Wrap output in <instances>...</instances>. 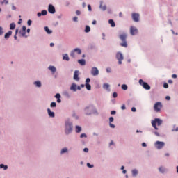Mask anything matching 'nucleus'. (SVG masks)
Instances as JSON below:
<instances>
[{"label":"nucleus","mask_w":178,"mask_h":178,"mask_svg":"<svg viewBox=\"0 0 178 178\" xmlns=\"http://www.w3.org/2000/svg\"><path fill=\"white\" fill-rule=\"evenodd\" d=\"M72 130H73V122H70V120H67L65 122V134L67 136H68V134H71Z\"/></svg>","instance_id":"1"},{"label":"nucleus","mask_w":178,"mask_h":178,"mask_svg":"<svg viewBox=\"0 0 178 178\" xmlns=\"http://www.w3.org/2000/svg\"><path fill=\"white\" fill-rule=\"evenodd\" d=\"M120 39L122 42L120 43L121 47H124V48H127V41H126V38H127V34L122 33L119 35Z\"/></svg>","instance_id":"2"},{"label":"nucleus","mask_w":178,"mask_h":178,"mask_svg":"<svg viewBox=\"0 0 178 178\" xmlns=\"http://www.w3.org/2000/svg\"><path fill=\"white\" fill-rule=\"evenodd\" d=\"M156 124L157 126H161V124H162V120L159 118H155L154 120L152 121V125L154 127V129H155V130H158Z\"/></svg>","instance_id":"3"},{"label":"nucleus","mask_w":178,"mask_h":178,"mask_svg":"<svg viewBox=\"0 0 178 178\" xmlns=\"http://www.w3.org/2000/svg\"><path fill=\"white\" fill-rule=\"evenodd\" d=\"M139 84L140 86H142L145 90H151V86H149L147 82H144L143 79L139 80Z\"/></svg>","instance_id":"4"},{"label":"nucleus","mask_w":178,"mask_h":178,"mask_svg":"<svg viewBox=\"0 0 178 178\" xmlns=\"http://www.w3.org/2000/svg\"><path fill=\"white\" fill-rule=\"evenodd\" d=\"M162 108V103L158 102L155 103L154 106V109L155 112H161V109Z\"/></svg>","instance_id":"5"},{"label":"nucleus","mask_w":178,"mask_h":178,"mask_svg":"<svg viewBox=\"0 0 178 178\" xmlns=\"http://www.w3.org/2000/svg\"><path fill=\"white\" fill-rule=\"evenodd\" d=\"M116 59L118 60V64L122 65V60L124 59V58L123 57V54L120 52H118L116 54Z\"/></svg>","instance_id":"6"},{"label":"nucleus","mask_w":178,"mask_h":178,"mask_svg":"<svg viewBox=\"0 0 178 178\" xmlns=\"http://www.w3.org/2000/svg\"><path fill=\"white\" fill-rule=\"evenodd\" d=\"M155 147L157 148V149H162L163 147H165V143L161 142V141H156L155 143Z\"/></svg>","instance_id":"7"},{"label":"nucleus","mask_w":178,"mask_h":178,"mask_svg":"<svg viewBox=\"0 0 178 178\" xmlns=\"http://www.w3.org/2000/svg\"><path fill=\"white\" fill-rule=\"evenodd\" d=\"M94 109V106H89L85 108V113L86 115H91L92 113V111Z\"/></svg>","instance_id":"8"},{"label":"nucleus","mask_w":178,"mask_h":178,"mask_svg":"<svg viewBox=\"0 0 178 178\" xmlns=\"http://www.w3.org/2000/svg\"><path fill=\"white\" fill-rule=\"evenodd\" d=\"M91 74L92 76H98V74H99V71L98 70V68L93 67L91 70Z\"/></svg>","instance_id":"9"},{"label":"nucleus","mask_w":178,"mask_h":178,"mask_svg":"<svg viewBox=\"0 0 178 178\" xmlns=\"http://www.w3.org/2000/svg\"><path fill=\"white\" fill-rule=\"evenodd\" d=\"M138 33V30H137V28L134 26H131L130 28V34L131 35H136Z\"/></svg>","instance_id":"10"},{"label":"nucleus","mask_w":178,"mask_h":178,"mask_svg":"<svg viewBox=\"0 0 178 178\" xmlns=\"http://www.w3.org/2000/svg\"><path fill=\"white\" fill-rule=\"evenodd\" d=\"M48 12L49 13H51L52 15L55 13L56 12L55 7L52 4L49 5Z\"/></svg>","instance_id":"11"},{"label":"nucleus","mask_w":178,"mask_h":178,"mask_svg":"<svg viewBox=\"0 0 178 178\" xmlns=\"http://www.w3.org/2000/svg\"><path fill=\"white\" fill-rule=\"evenodd\" d=\"M79 70H75L74 72V80L76 81H79L80 80V77H79Z\"/></svg>","instance_id":"12"},{"label":"nucleus","mask_w":178,"mask_h":178,"mask_svg":"<svg viewBox=\"0 0 178 178\" xmlns=\"http://www.w3.org/2000/svg\"><path fill=\"white\" fill-rule=\"evenodd\" d=\"M139 17H140V15H138L137 13L132 14V19H133L134 22H138Z\"/></svg>","instance_id":"13"},{"label":"nucleus","mask_w":178,"mask_h":178,"mask_svg":"<svg viewBox=\"0 0 178 178\" xmlns=\"http://www.w3.org/2000/svg\"><path fill=\"white\" fill-rule=\"evenodd\" d=\"M70 90L71 91H74V92H76V91H77V84L72 83L70 88Z\"/></svg>","instance_id":"14"},{"label":"nucleus","mask_w":178,"mask_h":178,"mask_svg":"<svg viewBox=\"0 0 178 178\" xmlns=\"http://www.w3.org/2000/svg\"><path fill=\"white\" fill-rule=\"evenodd\" d=\"M47 113L50 118H55V113L51 111L50 108H47Z\"/></svg>","instance_id":"15"},{"label":"nucleus","mask_w":178,"mask_h":178,"mask_svg":"<svg viewBox=\"0 0 178 178\" xmlns=\"http://www.w3.org/2000/svg\"><path fill=\"white\" fill-rule=\"evenodd\" d=\"M12 35V31H9L8 33H6L4 35V38L6 40H8L9 37Z\"/></svg>","instance_id":"16"},{"label":"nucleus","mask_w":178,"mask_h":178,"mask_svg":"<svg viewBox=\"0 0 178 178\" xmlns=\"http://www.w3.org/2000/svg\"><path fill=\"white\" fill-rule=\"evenodd\" d=\"M48 69L49 70H51L52 73H55L56 72V67H55V66L51 65L48 67Z\"/></svg>","instance_id":"17"},{"label":"nucleus","mask_w":178,"mask_h":178,"mask_svg":"<svg viewBox=\"0 0 178 178\" xmlns=\"http://www.w3.org/2000/svg\"><path fill=\"white\" fill-rule=\"evenodd\" d=\"M78 63H79V65H81V66H84L86 65V60L84 59L78 60Z\"/></svg>","instance_id":"18"},{"label":"nucleus","mask_w":178,"mask_h":178,"mask_svg":"<svg viewBox=\"0 0 178 178\" xmlns=\"http://www.w3.org/2000/svg\"><path fill=\"white\" fill-rule=\"evenodd\" d=\"M75 131H76V133H81V127L76 125L75 127Z\"/></svg>","instance_id":"19"},{"label":"nucleus","mask_w":178,"mask_h":178,"mask_svg":"<svg viewBox=\"0 0 178 178\" xmlns=\"http://www.w3.org/2000/svg\"><path fill=\"white\" fill-rule=\"evenodd\" d=\"M104 3V1H100V5H99V8L101 9H102L103 10H105L106 9V6L104 5V6H102V4Z\"/></svg>","instance_id":"20"},{"label":"nucleus","mask_w":178,"mask_h":178,"mask_svg":"<svg viewBox=\"0 0 178 178\" xmlns=\"http://www.w3.org/2000/svg\"><path fill=\"white\" fill-rule=\"evenodd\" d=\"M63 60H67V62H69L70 60L69 55H67V54H64L63 56Z\"/></svg>","instance_id":"21"},{"label":"nucleus","mask_w":178,"mask_h":178,"mask_svg":"<svg viewBox=\"0 0 178 178\" xmlns=\"http://www.w3.org/2000/svg\"><path fill=\"white\" fill-rule=\"evenodd\" d=\"M108 23L109 24H111V27H115V26H116V24H115V21H113V19H109Z\"/></svg>","instance_id":"22"},{"label":"nucleus","mask_w":178,"mask_h":178,"mask_svg":"<svg viewBox=\"0 0 178 178\" xmlns=\"http://www.w3.org/2000/svg\"><path fill=\"white\" fill-rule=\"evenodd\" d=\"M44 30L46 33H47V34H52V31L49 30V28H48V26H45Z\"/></svg>","instance_id":"23"},{"label":"nucleus","mask_w":178,"mask_h":178,"mask_svg":"<svg viewBox=\"0 0 178 178\" xmlns=\"http://www.w3.org/2000/svg\"><path fill=\"white\" fill-rule=\"evenodd\" d=\"M74 52H76L78 55H81V49H80L79 48L74 49Z\"/></svg>","instance_id":"24"},{"label":"nucleus","mask_w":178,"mask_h":178,"mask_svg":"<svg viewBox=\"0 0 178 178\" xmlns=\"http://www.w3.org/2000/svg\"><path fill=\"white\" fill-rule=\"evenodd\" d=\"M159 170L161 173H165L166 172V169L163 167L159 168Z\"/></svg>","instance_id":"25"},{"label":"nucleus","mask_w":178,"mask_h":178,"mask_svg":"<svg viewBox=\"0 0 178 178\" xmlns=\"http://www.w3.org/2000/svg\"><path fill=\"white\" fill-rule=\"evenodd\" d=\"M34 85L36 86V87H41V81H35L34 82Z\"/></svg>","instance_id":"26"},{"label":"nucleus","mask_w":178,"mask_h":178,"mask_svg":"<svg viewBox=\"0 0 178 178\" xmlns=\"http://www.w3.org/2000/svg\"><path fill=\"white\" fill-rule=\"evenodd\" d=\"M15 27H16V24H15V23H11L10 24V30H15Z\"/></svg>","instance_id":"27"},{"label":"nucleus","mask_w":178,"mask_h":178,"mask_svg":"<svg viewBox=\"0 0 178 178\" xmlns=\"http://www.w3.org/2000/svg\"><path fill=\"white\" fill-rule=\"evenodd\" d=\"M133 176H137L138 175V171L136 169L132 170Z\"/></svg>","instance_id":"28"},{"label":"nucleus","mask_w":178,"mask_h":178,"mask_svg":"<svg viewBox=\"0 0 178 178\" xmlns=\"http://www.w3.org/2000/svg\"><path fill=\"white\" fill-rule=\"evenodd\" d=\"M85 87L87 90H88V91L91 90V85H90V83H86Z\"/></svg>","instance_id":"29"},{"label":"nucleus","mask_w":178,"mask_h":178,"mask_svg":"<svg viewBox=\"0 0 178 178\" xmlns=\"http://www.w3.org/2000/svg\"><path fill=\"white\" fill-rule=\"evenodd\" d=\"M91 31V28L89 26H86L85 29V33H90Z\"/></svg>","instance_id":"30"},{"label":"nucleus","mask_w":178,"mask_h":178,"mask_svg":"<svg viewBox=\"0 0 178 178\" xmlns=\"http://www.w3.org/2000/svg\"><path fill=\"white\" fill-rule=\"evenodd\" d=\"M3 168L4 170H6L8 169V165H5L3 164H0V169H3Z\"/></svg>","instance_id":"31"},{"label":"nucleus","mask_w":178,"mask_h":178,"mask_svg":"<svg viewBox=\"0 0 178 178\" xmlns=\"http://www.w3.org/2000/svg\"><path fill=\"white\" fill-rule=\"evenodd\" d=\"M103 88H104V90H109V84L108 83H104L103 85Z\"/></svg>","instance_id":"32"},{"label":"nucleus","mask_w":178,"mask_h":178,"mask_svg":"<svg viewBox=\"0 0 178 178\" xmlns=\"http://www.w3.org/2000/svg\"><path fill=\"white\" fill-rule=\"evenodd\" d=\"M66 152H67V147H64L61 149L60 154H65Z\"/></svg>","instance_id":"33"},{"label":"nucleus","mask_w":178,"mask_h":178,"mask_svg":"<svg viewBox=\"0 0 178 178\" xmlns=\"http://www.w3.org/2000/svg\"><path fill=\"white\" fill-rule=\"evenodd\" d=\"M51 108H56V102H53L50 104Z\"/></svg>","instance_id":"34"},{"label":"nucleus","mask_w":178,"mask_h":178,"mask_svg":"<svg viewBox=\"0 0 178 178\" xmlns=\"http://www.w3.org/2000/svg\"><path fill=\"white\" fill-rule=\"evenodd\" d=\"M3 3H5L6 5H8V3H9V1L3 0V1H1V5H3Z\"/></svg>","instance_id":"35"},{"label":"nucleus","mask_w":178,"mask_h":178,"mask_svg":"<svg viewBox=\"0 0 178 178\" xmlns=\"http://www.w3.org/2000/svg\"><path fill=\"white\" fill-rule=\"evenodd\" d=\"M74 52H75L74 50L71 51L70 56H72V58H76V54H74Z\"/></svg>","instance_id":"36"},{"label":"nucleus","mask_w":178,"mask_h":178,"mask_svg":"<svg viewBox=\"0 0 178 178\" xmlns=\"http://www.w3.org/2000/svg\"><path fill=\"white\" fill-rule=\"evenodd\" d=\"M42 16H46V15L48 13V12L45 10H42L41 12Z\"/></svg>","instance_id":"37"},{"label":"nucleus","mask_w":178,"mask_h":178,"mask_svg":"<svg viewBox=\"0 0 178 178\" xmlns=\"http://www.w3.org/2000/svg\"><path fill=\"white\" fill-rule=\"evenodd\" d=\"M122 89L124 90H127V85L126 84L122 85Z\"/></svg>","instance_id":"38"},{"label":"nucleus","mask_w":178,"mask_h":178,"mask_svg":"<svg viewBox=\"0 0 178 178\" xmlns=\"http://www.w3.org/2000/svg\"><path fill=\"white\" fill-rule=\"evenodd\" d=\"M81 138H87V135L86 134H81L80 136Z\"/></svg>","instance_id":"39"},{"label":"nucleus","mask_w":178,"mask_h":178,"mask_svg":"<svg viewBox=\"0 0 178 178\" xmlns=\"http://www.w3.org/2000/svg\"><path fill=\"white\" fill-rule=\"evenodd\" d=\"M92 113H94L95 115H98V111L96 109L93 108Z\"/></svg>","instance_id":"40"},{"label":"nucleus","mask_w":178,"mask_h":178,"mask_svg":"<svg viewBox=\"0 0 178 178\" xmlns=\"http://www.w3.org/2000/svg\"><path fill=\"white\" fill-rule=\"evenodd\" d=\"M2 34H3V28L0 26V35H2Z\"/></svg>","instance_id":"41"},{"label":"nucleus","mask_w":178,"mask_h":178,"mask_svg":"<svg viewBox=\"0 0 178 178\" xmlns=\"http://www.w3.org/2000/svg\"><path fill=\"white\" fill-rule=\"evenodd\" d=\"M55 98H56L57 99H60V94H59V93L56 94Z\"/></svg>","instance_id":"42"},{"label":"nucleus","mask_w":178,"mask_h":178,"mask_svg":"<svg viewBox=\"0 0 178 178\" xmlns=\"http://www.w3.org/2000/svg\"><path fill=\"white\" fill-rule=\"evenodd\" d=\"M163 87L164 88H169V85L167 83H164Z\"/></svg>","instance_id":"43"},{"label":"nucleus","mask_w":178,"mask_h":178,"mask_svg":"<svg viewBox=\"0 0 178 178\" xmlns=\"http://www.w3.org/2000/svg\"><path fill=\"white\" fill-rule=\"evenodd\" d=\"M19 33H20V34H22V37H24V35H26V32H24L23 31H20Z\"/></svg>","instance_id":"44"},{"label":"nucleus","mask_w":178,"mask_h":178,"mask_svg":"<svg viewBox=\"0 0 178 178\" xmlns=\"http://www.w3.org/2000/svg\"><path fill=\"white\" fill-rule=\"evenodd\" d=\"M113 98H118V93L116 92L113 93Z\"/></svg>","instance_id":"45"},{"label":"nucleus","mask_w":178,"mask_h":178,"mask_svg":"<svg viewBox=\"0 0 178 178\" xmlns=\"http://www.w3.org/2000/svg\"><path fill=\"white\" fill-rule=\"evenodd\" d=\"M31 23H33V21H31V19L28 20L27 22L28 26H31Z\"/></svg>","instance_id":"46"},{"label":"nucleus","mask_w":178,"mask_h":178,"mask_svg":"<svg viewBox=\"0 0 178 178\" xmlns=\"http://www.w3.org/2000/svg\"><path fill=\"white\" fill-rule=\"evenodd\" d=\"M113 120H114L113 117L109 118V123H112V122H113Z\"/></svg>","instance_id":"47"},{"label":"nucleus","mask_w":178,"mask_h":178,"mask_svg":"<svg viewBox=\"0 0 178 178\" xmlns=\"http://www.w3.org/2000/svg\"><path fill=\"white\" fill-rule=\"evenodd\" d=\"M87 166H88V168H94V165H91V164H90V163H87Z\"/></svg>","instance_id":"48"},{"label":"nucleus","mask_w":178,"mask_h":178,"mask_svg":"<svg viewBox=\"0 0 178 178\" xmlns=\"http://www.w3.org/2000/svg\"><path fill=\"white\" fill-rule=\"evenodd\" d=\"M90 81H91V79H90V78H87L86 80V84H88V83H90Z\"/></svg>","instance_id":"49"},{"label":"nucleus","mask_w":178,"mask_h":178,"mask_svg":"<svg viewBox=\"0 0 178 178\" xmlns=\"http://www.w3.org/2000/svg\"><path fill=\"white\" fill-rule=\"evenodd\" d=\"M88 9L89 12H91V10H92V9L91 8V5H90V4L88 5Z\"/></svg>","instance_id":"50"},{"label":"nucleus","mask_w":178,"mask_h":178,"mask_svg":"<svg viewBox=\"0 0 178 178\" xmlns=\"http://www.w3.org/2000/svg\"><path fill=\"white\" fill-rule=\"evenodd\" d=\"M109 126L111 129H115V124H112V122L109 124Z\"/></svg>","instance_id":"51"},{"label":"nucleus","mask_w":178,"mask_h":178,"mask_svg":"<svg viewBox=\"0 0 178 178\" xmlns=\"http://www.w3.org/2000/svg\"><path fill=\"white\" fill-rule=\"evenodd\" d=\"M26 30H27V28L25 26H22V31L26 33Z\"/></svg>","instance_id":"52"},{"label":"nucleus","mask_w":178,"mask_h":178,"mask_svg":"<svg viewBox=\"0 0 178 178\" xmlns=\"http://www.w3.org/2000/svg\"><path fill=\"white\" fill-rule=\"evenodd\" d=\"M65 6H69V5H70V1H65Z\"/></svg>","instance_id":"53"},{"label":"nucleus","mask_w":178,"mask_h":178,"mask_svg":"<svg viewBox=\"0 0 178 178\" xmlns=\"http://www.w3.org/2000/svg\"><path fill=\"white\" fill-rule=\"evenodd\" d=\"M81 12H80V10H76V14L77 15V16H80Z\"/></svg>","instance_id":"54"},{"label":"nucleus","mask_w":178,"mask_h":178,"mask_svg":"<svg viewBox=\"0 0 178 178\" xmlns=\"http://www.w3.org/2000/svg\"><path fill=\"white\" fill-rule=\"evenodd\" d=\"M121 109H122V111H124V109H126V106L124 104H123L122 106H121Z\"/></svg>","instance_id":"55"},{"label":"nucleus","mask_w":178,"mask_h":178,"mask_svg":"<svg viewBox=\"0 0 178 178\" xmlns=\"http://www.w3.org/2000/svg\"><path fill=\"white\" fill-rule=\"evenodd\" d=\"M111 115H116V111H112Z\"/></svg>","instance_id":"56"},{"label":"nucleus","mask_w":178,"mask_h":178,"mask_svg":"<svg viewBox=\"0 0 178 178\" xmlns=\"http://www.w3.org/2000/svg\"><path fill=\"white\" fill-rule=\"evenodd\" d=\"M165 99H166L167 101H170V96H166V97H165Z\"/></svg>","instance_id":"57"},{"label":"nucleus","mask_w":178,"mask_h":178,"mask_svg":"<svg viewBox=\"0 0 178 178\" xmlns=\"http://www.w3.org/2000/svg\"><path fill=\"white\" fill-rule=\"evenodd\" d=\"M172 79H177V75L174 74L172 75Z\"/></svg>","instance_id":"58"},{"label":"nucleus","mask_w":178,"mask_h":178,"mask_svg":"<svg viewBox=\"0 0 178 178\" xmlns=\"http://www.w3.org/2000/svg\"><path fill=\"white\" fill-rule=\"evenodd\" d=\"M77 19H78L77 17H73V22H77Z\"/></svg>","instance_id":"59"},{"label":"nucleus","mask_w":178,"mask_h":178,"mask_svg":"<svg viewBox=\"0 0 178 178\" xmlns=\"http://www.w3.org/2000/svg\"><path fill=\"white\" fill-rule=\"evenodd\" d=\"M106 70L107 73H111V68H106Z\"/></svg>","instance_id":"60"},{"label":"nucleus","mask_w":178,"mask_h":178,"mask_svg":"<svg viewBox=\"0 0 178 178\" xmlns=\"http://www.w3.org/2000/svg\"><path fill=\"white\" fill-rule=\"evenodd\" d=\"M136 107H132L131 108V111L132 112H136Z\"/></svg>","instance_id":"61"},{"label":"nucleus","mask_w":178,"mask_h":178,"mask_svg":"<svg viewBox=\"0 0 178 178\" xmlns=\"http://www.w3.org/2000/svg\"><path fill=\"white\" fill-rule=\"evenodd\" d=\"M154 134H155V136H157V137H159V133H158L157 131H155L154 132Z\"/></svg>","instance_id":"62"},{"label":"nucleus","mask_w":178,"mask_h":178,"mask_svg":"<svg viewBox=\"0 0 178 178\" xmlns=\"http://www.w3.org/2000/svg\"><path fill=\"white\" fill-rule=\"evenodd\" d=\"M12 10H16V6H15L14 5L12 6Z\"/></svg>","instance_id":"63"},{"label":"nucleus","mask_w":178,"mask_h":178,"mask_svg":"<svg viewBox=\"0 0 178 178\" xmlns=\"http://www.w3.org/2000/svg\"><path fill=\"white\" fill-rule=\"evenodd\" d=\"M84 152H88V148L86 147L83 149Z\"/></svg>","instance_id":"64"}]
</instances>
